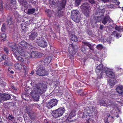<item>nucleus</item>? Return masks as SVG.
I'll return each mask as SVG.
<instances>
[{
  "mask_svg": "<svg viewBox=\"0 0 123 123\" xmlns=\"http://www.w3.org/2000/svg\"><path fill=\"white\" fill-rule=\"evenodd\" d=\"M47 89V86L45 84L39 83L34 84L31 88V96L35 100L37 101L39 99V95L44 93Z\"/></svg>",
  "mask_w": 123,
  "mask_h": 123,
  "instance_id": "f257e3e1",
  "label": "nucleus"
},
{
  "mask_svg": "<svg viewBox=\"0 0 123 123\" xmlns=\"http://www.w3.org/2000/svg\"><path fill=\"white\" fill-rule=\"evenodd\" d=\"M18 46L20 48V49L19 50V52L20 55L24 56L28 59L31 58V53L26 52H25V54L23 50L24 49L27 48L32 49L31 45L27 43L25 41H23L19 43Z\"/></svg>",
  "mask_w": 123,
  "mask_h": 123,
  "instance_id": "f03ea898",
  "label": "nucleus"
},
{
  "mask_svg": "<svg viewBox=\"0 0 123 123\" xmlns=\"http://www.w3.org/2000/svg\"><path fill=\"white\" fill-rule=\"evenodd\" d=\"M9 46L11 50L13 52V54L15 55L16 59L19 61L22 62L24 61V60L23 58L20 56H19L20 54L19 52V49L20 48L18 46H16L14 43H11L9 44Z\"/></svg>",
  "mask_w": 123,
  "mask_h": 123,
  "instance_id": "7ed1b4c3",
  "label": "nucleus"
},
{
  "mask_svg": "<svg viewBox=\"0 0 123 123\" xmlns=\"http://www.w3.org/2000/svg\"><path fill=\"white\" fill-rule=\"evenodd\" d=\"M65 111V109L64 108H59L53 111L52 113V115L54 117H58L62 116Z\"/></svg>",
  "mask_w": 123,
  "mask_h": 123,
  "instance_id": "20e7f679",
  "label": "nucleus"
},
{
  "mask_svg": "<svg viewBox=\"0 0 123 123\" xmlns=\"http://www.w3.org/2000/svg\"><path fill=\"white\" fill-rule=\"evenodd\" d=\"M79 15V11L77 10H73L71 13L72 19L76 23H78L80 21Z\"/></svg>",
  "mask_w": 123,
  "mask_h": 123,
  "instance_id": "39448f33",
  "label": "nucleus"
},
{
  "mask_svg": "<svg viewBox=\"0 0 123 123\" xmlns=\"http://www.w3.org/2000/svg\"><path fill=\"white\" fill-rule=\"evenodd\" d=\"M81 7L85 15L87 17L89 16L91 8L88 4L87 3H84L82 5Z\"/></svg>",
  "mask_w": 123,
  "mask_h": 123,
  "instance_id": "423d86ee",
  "label": "nucleus"
},
{
  "mask_svg": "<svg viewBox=\"0 0 123 123\" xmlns=\"http://www.w3.org/2000/svg\"><path fill=\"white\" fill-rule=\"evenodd\" d=\"M66 3V0H62V2L61 3L60 8V7H58V11L57 13L55 15L56 16L59 18L62 15V9L63 8L65 7Z\"/></svg>",
  "mask_w": 123,
  "mask_h": 123,
  "instance_id": "0eeeda50",
  "label": "nucleus"
},
{
  "mask_svg": "<svg viewBox=\"0 0 123 123\" xmlns=\"http://www.w3.org/2000/svg\"><path fill=\"white\" fill-rule=\"evenodd\" d=\"M36 73L37 75L42 76L46 75L48 74V72L46 71L44 68L40 67L37 70Z\"/></svg>",
  "mask_w": 123,
  "mask_h": 123,
  "instance_id": "6e6552de",
  "label": "nucleus"
},
{
  "mask_svg": "<svg viewBox=\"0 0 123 123\" xmlns=\"http://www.w3.org/2000/svg\"><path fill=\"white\" fill-rule=\"evenodd\" d=\"M95 108L92 106H88L85 109L83 113L84 115L85 116L87 113V114H90L91 113L94 112L95 110Z\"/></svg>",
  "mask_w": 123,
  "mask_h": 123,
  "instance_id": "1a4fd4ad",
  "label": "nucleus"
},
{
  "mask_svg": "<svg viewBox=\"0 0 123 123\" xmlns=\"http://www.w3.org/2000/svg\"><path fill=\"white\" fill-rule=\"evenodd\" d=\"M37 42L40 46L42 48L46 47L47 45V43L42 37L40 38L39 39H37Z\"/></svg>",
  "mask_w": 123,
  "mask_h": 123,
  "instance_id": "9d476101",
  "label": "nucleus"
},
{
  "mask_svg": "<svg viewBox=\"0 0 123 123\" xmlns=\"http://www.w3.org/2000/svg\"><path fill=\"white\" fill-rule=\"evenodd\" d=\"M103 66L102 64L98 65L96 68V71L98 72L99 71V72L100 73V76H99L98 77V78H101L102 77V74L103 72Z\"/></svg>",
  "mask_w": 123,
  "mask_h": 123,
  "instance_id": "9b49d317",
  "label": "nucleus"
},
{
  "mask_svg": "<svg viewBox=\"0 0 123 123\" xmlns=\"http://www.w3.org/2000/svg\"><path fill=\"white\" fill-rule=\"evenodd\" d=\"M43 55V54L40 52L36 51H34L31 53V58H37L38 57H41Z\"/></svg>",
  "mask_w": 123,
  "mask_h": 123,
  "instance_id": "f8f14e48",
  "label": "nucleus"
},
{
  "mask_svg": "<svg viewBox=\"0 0 123 123\" xmlns=\"http://www.w3.org/2000/svg\"><path fill=\"white\" fill-rule=\"evenodd\" d=\"M2 98V100H7L10 99V96L9 94H0V98Z\"/></svg>",
  "mask_w": 123,
  "mask_h": 123,
  "instance_id": "ddd939ff",
  "label": "nucleus"
},
{
  "mask_svg": "<svg viewBox=\"0 0 123 123\" xmlns=\"http://www.w3.org/2000/svg\"><path fill=\"white\" fill-rule=\"evenodd\" d=\"M27 113L28 114L30 117L32 119H35V114H34L32 111L31 110L26 111Z\"/></svg>",
  "mask_w": 123,
  "mask_h": 123,
  "instance_id": "4468645a",
  "label": "nucleus"
},
{
  "mask_svg": "<svg viewBox=\"0 0 123 123\" xmlns=\"http://www.w3.org/2000/svg\"><path fill=\"white\" fill-rule=\"evenodd\" d=\"M116 90L119 94H122L123 93V86H118L116 88Z\"/></svg>",
  "mask_w": 123,
  "mask_h": 123,
  "instance_id": "2eb2a0df",
  "label": "nucleus"
},
{
  "mask_svg": "<svg viewBox=\"0 0 123 123\" xmlns=\"http://www.w3.org/2000/svg\"><path fill=\"white\" fill-rule=\"evenodd\" d=\"M107 76L109 77L113 78L114 77V74L112 72L107 71L105 72Z\"/></svg>",
  "mask_w": 123,
  "mask_h": 123,
  "instance_id": "dca6fc26",
  "label": "nucleus"
},
{
  "mask_svg": "<svg viewBox=\"0 0 123 123\" xmlns=\"http://www.w3.org/2000/svg\"><path fill=\"white\" fill-rule=\"evenodd\" d=\"M111 20L110 18L109 17L106 16L103 19L102 23L103 24L105 25L107 23L108 21H110Z\"/></svg>",
  "mask_w": 123,
  "mask_h": 123,
  "instance_id": "f3484780",
  "label": "nucleus"
},
{
  "mask_svg": "<svg viewBox=\"0 0 123 123\" xmlns=\"http://www.w3.org/2000/svg\"><path fill=\"white\" fill-rule=\"evenodd\" d=\"M37 35L36 32H32L31 35H29V38L30 39L34 40L37 36Z\"/></svg>",
  "mask_w": 123,
  "mask_h": 123,
  "instance_id": "a211bd4d",
  "label": "nucleus"
},
{
  "mask_svg": "<svg viewBox=\"0 0 123 123\" xmlns=\"http://www.w3.org/2000/svg\"><path fill=\"white\" fill-rule=\"evenodd\" d=\"M52 59V57L51 56L48 57L45 59L43 62L45 64H48L50 63Z\"/></svg>",
  "mask_w": 123,
  "mask_h": 123,
  "instance_id": "6ab92c4d",
  "label": "nucleus"
},
{
  "mask_svg": "<svg viewBox=\"0 0 123 123\" xmlns=\"http://www.w3.org/2000/svg\"><path fill=\"white\" fill-rule=\"evenodd\" d=\"M105 11L104 10L100 9L99 8H98L96 12V14L98 15L99 14L102 15L104 12Z\"/></svg>",
  "mask_w": 123,
  "mask_h": 123,
  "instance_id": "aec40b11",
  "label": "nucleus"
},
{
  "mask_svg": "<svg viewBox=\"0 0 123 123\" xmlns=\"http://www.w3.org/2000/svg\"><path fill=\"white\" fill-rule=\"evenodd\" d=\"M20 4L24 6L27 7L28 6V4L27 2L24 0H18Z\"/></svg>",
  "mask_w": 123,
  "mask_h": 123,
  "instance_id": "412c9836",
  "label": "nucleus"
},
{
  "mask_svg": "<svg viewBox=\"0 0 123 123\" xmlns=\"http://www.w3.org/2000/svg\"><path fill=\"white\" fill-rule=\"evenodd\" d=\"M49 101L53 106L56 105L57 104L58 101L56 99H51Z\"/></svg>",
  "mask_w": 123,
  "mask_h": 123,
  "instance_id": "4be33fe9",
  "label": "nucleus"
},
{
  "mask_svg": "<svg viewBox=\"0 0 123 123\" xmlns=\"http://www.w3.org/2000/svg\"><path fill=\"white\" fill-rule=\"evenodd\" d=\"M37 11L34 8L29 9L28 10L27 13L28 14H32L36 13Z\"/></svg>",
  "mask_w": 123,
  "mask_h": 123,
  "instance_id": "5701e85b",
  "label": "nucleus"
},
{
  "mask_svg": "<svg viewBox=\"0 0 123 123\" xmlns=\"http://www.w3.org/2000/svg\"><path fill=\"white\" fill-rule=\"evenodd\" d=\"M68 50L69 51L70 53L71 52H73V51L74 50V46L73 44H71L69 45Z\"/></svg>",
  "mask_w": 123,
  "mask_h": 123,
  "instance_id": "b1692460",
  "label": "nucleus"
},
{
  "mask_svg": "<svg viewBox=\"0 0 123 123\" xmlns=\"http://www.w3.org/2000/svg\"><path fill=\"white\" fill-rule=\"evenodd\" d=\"M8 59V57L5 55L1 54H0V61H1L4 60Z\"/></svg>",
  "mask_w": 123,
  "mask_h": 123,
  "instance_id": "393cba45",
  "label": "nucleus"
},
{
  "mask_svg": "<svg viewBox=\"0 0 123 123\" xmlns=\"http://www.w3.org/2000/svg\"><path fill=\"white\" fill-rule=\"evenodd\" d=\"M97 18H95V21L96 22H99L101 21L103 18V15L102 14L101 15L99 16H97Z\"/></svg>",
  "mask_w": 123,
  "mask_h": 123,
  "instance_id": "a878e982",
  "label": "nucleus"
},
{
  "mask_svg": "<svg viewBox=\"0 0 123 123\" xmlns=\"http://www.w3.org/2000/svg\"><path fill=\"white\" fill-rule=\"evenodd\" d=\"M69 38L71 40L73 41H77V37L74 35H72L70 36Z\"/></svg>",
  "mask_w": 123,
  "mask_h": 123,
  "instance_id": "bb28decb",
  "label": "nucleus"
},
{
  "mask_svg": "<svg viewBox=\"0 0 123 123\" xmlns=\"http://www.w3.org/2000/svg\"><path fill=\"white\" fill-rule=\"evenodd\" d=\"M85 45H86L88 46L91 50L93 49V45H91L88 42H82Z\"/></svg>",
  "mask_w": 123,
  "mask_h": 123,
  "instance_id": "cd10ccee",
  "label": "nucleus"
},
{
  "mask_svg": "<svg viewBox=\"0 0 123 123\" xmlns=\"http://www.w3.org/2000/svg\"><path fill=\"white\" fill-rule=\"evenodd\" d=\"M22 65L20 64H16L15 65V68L17 69H20L22 68Z\"/></svg>",
  "mask_w": 123,
  "mask_h": 123,
  "instance_id": "c85d7f7f",
  "label": "nucleus"
},
{
  "mask_svg": "<svg viewBox=\"0 0 123 123\" xmlns=\"http://www.w3.org/2000/svg\"><path fill=\"white\" fill-rule=\"evenodd\" d=\"M99 103L100 105H103L105 106H108L109 105V104H108L105 103V102L103 101H100Z\"/></svg>",
  "mask_w": 123,
  "mask_h": 123,
  "instance_id": "c756f323",
  "label": "nucleus"
},
{
  "mask_svg": "<svg viewBox=\"0 0 123 123\" xmlns=\"http://www.w3.org/2000/svg\"><path fill=\"white\" fill-rule=\"evenodd\" d=\"M75 115V111L74 110H73L70 113L69 115V117L70 118L74 117Z\"/></svg>",
  "mask_w": 123,
  "mask_h": 123,
  "instance_id": "7c9ffc66",
  "label": "nucleus"
},
{
  "mask_svg": "<svg viewBox=\"0 0 123 123\" xmlns=\"http://www.w3.org/2000/svg\"><path fill=\"white\" fill-rule=\"evenodd\" d=\"M7 21V24L8 25L11 24L12 23V18L10 17H8Z\"/></svg>",
  "mask_w": 123,
  "mask_h": 123,
  "instance_id": "2f4dec72",
  "label": "nucleus"
},
{
  "mask_svg": "<svg viewBox=\"0 0 123 123\" xmlns=\"http://www.w3.org/2000/svg\"><path fill=\"white\" fill-rule=\"evenodd\" d=\"M46 106L48 109H50L53 107L49 101L46 103Z\"/></svg>",
  "mask_w": 123,
  "mask_h": 123,
  "instance_id": "473e14b6",
  "label": "nucleus"
},
{
  "mask_svg": "<svg viewBox=\"0 0 123 123\" xmlns=\"http://www.w3.org/2000/svg\"><path fill=\"white\" fill-rule=\"evenodd\" d=\"M115 80L113 78L109 80V84L111 86H112L114 85L115 84Z\"/></svg>",
  "mask_w": 123,
  "mask_h": 123,
  "instance_id": "72a5a7b5",
  "label": "nucleus"
},
{
  "mask_svg": "<svg viewBox=\"0 0 123 123\" xmlns=\"http://www.w3.org/2000/svg\"><path fill=\"white\" fill-rule=\"evenodd\" d=\"M1 38L2 41H4L6 39V34L3 33L1 35Z\"/></svg>",
  "mask_w": 123,
  "mask_h": 123,
  "instance_id": "f704fd0d",
  "label": "nucleus"
},
{
  "mask_svg": "<svg viewBox=\"0 0 123 123\" xmlns=\"http://www.w3.org/2000/svg\"><path fill=\"white\" fill-rule=\"evenodd\" d=\"M4 64L5 65L7 66H10L12 65V63H11L10 62L8 61H6L4 62Z\"/></svg>",
  "mask_w": 123,
  "mask_h": 123,
  "instance_id": "c9c22d12",
  "label": "nucleus"
},
{
  "mask_svg": "<svg viewBox=\"0 0 123 123\" xmlns=\"http://www.w3.org/2000/svg\"><path fill=\"white\" fill-rule=\"evenodd\" d=\"M111 35H113L114 36H116L117 37V38H118L119 37H121V35L120 34L119 35V36H118V35H119L118 33H117L116 31H114L113 32Z\"/></svg>",
  "mask_w": 123,
  "mask_h": 123,
  "instance_id": "e433bc0d",
  "label": "nucleus"
},
{
  "mask_svg": "<svg viewBox=\"0 0 123 123\" xmlns=\"http://www.w3.org/2000/svg\"><path fill=\"white\" fill-rule=\"evenodd\" d=\"M106 26H104L102 25H100L99 28L101 30L105 31L106 30Z\"/></svg>",
  "mask_w": 123,
  "mask_h": 123,
  "instance_id": "4c0bfd02",
  "label": "nucleus"
},
{
  "mask_svg": "<svg viewBox=\"0 0 123 123\" xmlns=\"http://www.w3.org/2000/svg\"><path fill=\"white\" fill-rule=\"evenodd\" d=\"M82 0H76L75 2V5L77 6L79 5Z\"/></svg>",
  "mask_w": 123,
  "mask_h": 123,
  "instance_id": "58836bf2",
  "label": "nucleus"
},
{
  "mask_svg": "<svg viewBox=\"0 0 123 123\" xmlns=\"http://www.w3.org/2000/svg\"><path fill=\"white\" fill-rule=\"evenodd\" d=\"M103 47L102 45L98 44L96 46L98 50H101L103 48Z\"/></svg>",
  "mask_w": 123,
  "mask_h": 123,
  "instance_id": "ea45409f",
  "label": "nucleus"
},
{
  "mask_svg": "<svg viewBox=\"0 0 123 123\" xmlns=\"http://www.w3.org/2000/svg\"><path fill=\"white\" fill-rule=\"evenodd\" d=\"M8 118L9 120H11V121L14 120V117H13L11 115H9L8 116Z\"/></svg>",
  "mask_w": 123,
  "mask_h": 123,
  "instance_id": "a19ab883",
  "label": "nucleus"
},
{
  "mask_svg": "<svg viewBox=\"0 0 123 123\" xmlns=\"http://www.w3.org/2000/svg\"><path fill=\"white\" fill-rule=\"evenodd\" d=\"M3 7L2 6V2L1 1H0V9L1 11L2 10Z\"/></svg>",
  "mask_w": 123,
  "mask_h": 123,
  "instance_id": "79ce46f5",
  "label": "nucleus"
},
{
  "mask_svg": "<svg viewBox=\"0 0 123 123\" xmlns=\"http://www.w3.org/2000/svg\"><path fill=\"white\" fill-rule=\"evenodd\" d=\"M115 29L118 31H121L122 30V28H121L120 27L116 26L115 27Z\"/></svg>",
  "mask_w": 123,
  "mask_h": 123,
  "instance_id": "37998d69",
  "label": "nucleus"
},
{
  "mask_svg": "<svg viewBox=\"0 0 123 123\" xmlns=\"http://www.w3.org/2000/svg\"><path fill=\"white\" fill-rule=\"evenodd\" d=\"M113 2L116 4L118 5H119L120 3V2L117 0H115L113 1Z\"/></svg>",
  "mask_w": 123,
  "mask_h": 123,
  "instance_id": "c03bdc74",
  "label": "nucleus"
},
{
  "mask_svg": "<svg viewBox=\"0 0 123 123\" xmlns=\"http://www.w3.org/2000/svg\"><path fill=\"white\" fill-rule=\"evenodd\" d=\"M5 25L4 24H3L2 25L1 30L2 31H4L5 29Z\"/></svg>",
  "mask_w": 123,
  "mask_h": 123,
  "instance_id": "a18cd8bd",
  "label": "nucleus"
},
{
  "mask_svg": "<svg viewBox=\"0 0 123 123\" xmlns=\"http://www.w3.org/2000/svg\"><path fill=\"white\" fill-rule=\"evenodd\" d=\"M4 51L6 52V53L7 54H8V50L7 49V48L6 47H5L4 49Z\"/></svg>",
  "mask_w": 123,
  "mask_h": 123,
  "instance_id": "49530a36",
  "label": "nucleus"
},
{
  "mask_svg": "<svg viewBox=\"0 0 123 123\" xmlns=\"http://www.w3.org/2000/svg\"><path fill=\"white\" fill-rule=\"evenodd\" d=\"M88 1L90 3L92 4L95 3V2L93 0H88Z\"/></svg>",
  "mask_w": 123,
  "mask_h": 123,
  "instance_id": "de8ad7c7",
  "label": "nucleus"
},
{
  "mask_svg": "<svg viewBox=\"0 0 123 123\" xmlns=\"http://www.w3.org/2000/svg\"><path fill=\"white\" fill-rule=\"evenodd\" d=\"M11 3L13 4H15V0H10Z\"/></svg>",
  "mask_w": 123,
  "mask_h": 123,
  "instance_id": "09e8293b",
  "label": "nucleus"
},
{
  "mask_svg": "<svg viewBox=\"0 0 123 123\" xmlns=\"http://www.w3.org/2000/svg\"><path fill=\"white\" fill-rule=\"evenodd\" d=\"M50 3L51 4L54 5L55 4V2L54 0L50 1Z\"/></svg>",
  "mask_w": 123,
  "mask_h": 123,
  "instance_id": "8fccbe9b",
  "label": "nucleus"
},
{
  "mask_svg": "<svg viewBox=\"0 0 123 123\" xmlns=\"http://www.w3.org/2000/svg\"><path fill=\"white\" fill-rule=\"evenodd\" d=\"M23 69L25 71L27 70L28 69V68L25 66H23Z\"/></svg>",
  "mask_w": 123,
  "mask_h": 123,
  "instance_id": "3c124183",
  "label": "nucleus"
},
{
  "mask_svg": "<svg viewBox=\"0 0 123 123\" xmlns=\"http://www.w3.org/2000/svg\"><path fill=\"white\" fill-rule=\"evenodd\" d=\"M85 49L84 48H82L81 50L83 52H85Z\"/></svg>",
  "mask_w": 123,
  "mask_h": 123,
  "instance_id": "603ef678",
  "label": "nucleus"
},
{
  "mask_svg": "<svg viewBox=\"0 0 123 123\" xmlns=\"http://www.w3.org/2000/svg\"><path fill=\"white\" fill-rule=\"evenodd\" d=\"M102 1H103L104 2H105L109 1V0H101Z\"/></svg>",
  "mask_w": 123,
  "mask_h": 123,
  "instance_id": "864d4df0",
  "label": "nucleus"
},
{
  "mask_svg": "<svg viewBox=\"0 0 123 123\" xmlns=\"http://www.w3.org/2000/svg\"><path fill=\"white\" fill-rule=\"evenodd\" d=\"M8 70L10 72V73L12 74H13L14 73V72L13 71H10L9 70V69Z\"/></svg>",
  "mask_w": 123,
  "mask_h": 123,
  "instance_id": "5fc2aeb1",
  "label": "nucleus"
},
{
  "mask_svg": "<svg viewBox=\"0 0 123 123\" xmlns=\"http://www.w3.org/2000/svg\"><path fill=\"white\" fill-rule=\"evenodd\" d=\"M32 19H30L29 20V23H31L32 22Z\"/></svg>",
  "mask_w": 123,
  "mask_h": 123,
  "instance_id": "6e6d98bb",
  "label": "nucleus"
},
{
  "mask_svg": "<svg viewBox=\"0 0 123 123\" xmlns=\"http://www.w3.org/2000/svg\"><path fill=\"white\" fill-rule=\"evenodd\" d=\"M15 17H16L17 16H18V13L17 12H16V15H15Z\"/></svg>",
  "mask_w": 123,
  "mask_h": 123,
  "instance_id": "4d7b16f0",
  "label": "nucleus"
},
{
  "mask_svg": "<svg viewBox=\"0 0 123 123\" xmlns=\"http://www.w3.org/2000/svg\"><path fill=\"white\" fill-rule=\"evenodd\" d=\"M12 89H13L14 90H15L16 89V88H15V87H14V86H12Z\"/></svg>",
  "mask_w": 123,
  "mask_h": 123,
  "instance_id": "13d9d810",
  "label": "nucleus"
},
{
  "mask_svg": "<svg viewBox=\"0 0 123 123\" xmlns=\"http://www.w3.org/2000/svg\"><path fill=\"white\" fill-rule=\"evenodd\" d=\"M34 72L33 71L31 72V74L32 75H33L34 74Z\"/></svg>",
  "mask_w": 123,
  "mask_h": 123,
  "instance_id": "bf43d9fd",
  "label": "nucleus"
},
{
  "mask_svg": "<svg viewBox=\"0 0 123 123\" xmlns=\"http://www.w3.org/2000/svg\"><path fill=\"white\" fill-rule=\"evenodd\" d=\"M2 100V98H0V103L1 102V101Z\"/></svg>",
  "mask_w": 123,
  "mask_h": 123,
  "instance_id": "052dcab7",
  "label": "nucleus"
},
{
  "mask_svg": "<svg viewBox=\"0 0 123 123\" xmlns=\"http://www.w3.org/2000/svg\"><path fill=\"white\" fill-rule=\"evenodd\" d=\"M0 123H3L2 121V120H0Z\"/></svg>",
  "mask_w": 123,
  "mask_h": 123,
  "instance_id": "680f3d73",
  "label": "nucleus"
},
{
  "mask_svg": "<svg viewBox=\"0 0 123 123\" xmlns=\"http://www.w3.org/2000/svg\"><path fill=\"white\" fill-rule=\"evenodd\" d=\"M22 25V27H23V26H24V27H25V28H26V27H25V26H23V25Z\"/></svg>",
  "mask_w": 123,
  "mask_h": 123,
  "instance_id": "e2e57ef3",
  "label": "nucleus"
},
{
  "mask_svg": "<svg viewBox=\"0 0 123 123\" xmlns=\"http://www.w3.org/2000/svg\"><path fill=\"white\" fill-rule=\"evenodd\" d=\"M119 117V115H117V116H116V117H117V118H118V117Z\"/></svg>",
  "mask_w": 123,
  "mask_h": 123,
  "instance_id": "0e129e2a",
  "label": "nucleus"
},
{
  "mask_svg": "<svg viewBox=\"0 0 123 123\" xmlns=\"http://www.w3.org/2000/svg\"><path fill=\"white\" fill-rule=\"evenodd\" d=\"M122 11H123V7H122Z\"/></svg>",
  "mask_w": 123,
  "mask_h": 123,
  "instance_id": "69168bd1",
  "label": "nucleus"
},
{
  "mask_svg": "<svg viewBox=\"0 0 123 123\" xmlns=\"http://www.w3.org/2000/svg\"><path fill=\"white\" fill-rule=\"evenodd\" d=\"M12 123H17L16 122H13Z\"/></svg>",
  "mask_w": 123,
  "mask_h": 123,
  "instance_id": "338daca9",
  "label": "nucleus"
},
{
  "mask_svg": "<svg viewBox=\"0 0 123 123\" xmlns=\"http://www.w3.org/2000/svg\"><path fill=\"white\" fill-rule=\"evenodd\" d=\"M21 28H22V29L23 30H24V29H23V28H22V27H21Z\"/></svg>",
  "mask_w": 123,
  "mask_h": 123,
  "instance_id": "774afa93",
  "label": "nucleus"
}]
</instances>
